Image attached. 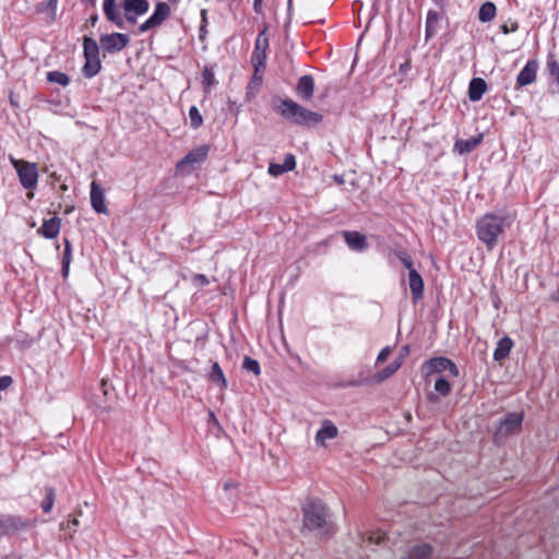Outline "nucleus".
<instances>
[{
  "mask_svg": "<svg viewBox=\"0 0 559 559\" xmlns=\"http://www.w3.org/2000/svg\"><path fill=\"white\" fill-rule=\"evenodd\" d=\"M130 43L127 34L111 33L99 37V45L104 52L116 53L124 49Z\"/></svg>",
  "mask_w": 559,
  "mask_h": 559,
  "instance_id": "obj_7",
  "label": "nucleus"
},
{
  "mask_svg": "<svg viewBox=\"0 0 559 559\" xmlns=\"http://www.w3.org/2000/svg\"><path fill=\"white\" fill-rule=\"evenodd\" d=\"M432 372H443L449 370L453 377H459L460 372L455 364L444 357L432 358L426 362Z\"/></svg>",
  "mask_w": 559,
  "mask_h": 559,
  "instance_id": "obj_14",
  "label": "nucleus"
},
{
  "mask_svg": "<svg viewBox=\"0 0 559 559\" xmlns=\"http://www.w3.org/2000/svg\"><path fill=\"white\" fill-rule=\"evenodd\" d=\"M207 145H200L192 151H190L179 163L178 168L182 169L187 165L200 164L205 160L209 154Z\"/></svg>",
  "mask_w": 559,
  "mask_h": 559,
  "instance_id": "obj_12",
  "label": "nucleus"
},
{
  "mask_svg": "<svg viewBox=\"0 0 559 559\" xmlns=\"http://www.w3.org/2000/svg\"><path fill=\"white\" fill-rule=\"evenodd\" d=\"M10 162L16 170L20 183L26 190H34L38 183L37 164L10 156Z\"/></svg>",
  "mask_w": 559,
  "mask_h": 559,
  "instance_id": "obj_4",
  "label": "nucleus"
},
{
  "mask_svg": "<svg viewBox=\"0 0 559 559\" xmlns=\"http://www.w3.org/2000/svg\"><path fill=\"white\" fill-rule=\"evenodd\" d=\"M496 5L492 2H485L478 12V19L481 22H490L496 16Z\"/></svg>",
  "mask_w": 559,
  "mask_h": 559,
  "instance_id": "obj_29",
  "label": "nucleus"
},
{
  "mask_svg": "<svg viewBox=\"0 0 559 559\" xmlns=\"http://www.w3.org/2000/svg\"><path fill=\"white\" fill-rule=\"evenodd\" d=\"M433 548L429 544H416L411 546L401 559H435Z\"/></svg>",
  "mask_w": 559,
  "mask_h": 559,
  "instance_id": "obj_11",
  "label": "nucleus"
},
{
  "mask_svg": "<svg viewBox=\"0 0 559 559\" xmlns=\"http://www.w3.org/2000/svg\"><path fill=\"white\" fill-rule=\"evenodd\" d=\"M97 21H98V16H97V14H94V15H92V16L88 19V23H90L92 26H95V25H96V23H97Z\"/></svg>",
  "mask_w": 559,
  "mask_h": 559,
  "instance_id": "obj_47",
  "label": "nucleus"
},
{
  "mask_svg": "<svg viewBox=\"0 0 559 559\" xmlns=\"http://www.w3.org/2000/svg\"><path fill=\"white\" fill-rule=\"evenodd\" d=\"M60 226L61 219L52 217L44 222L41 227L38 229V233L47 239H53L59 235Z\"/></svg>",
  "mask_w": 559,
  "mask_h": 559,
  "instance_id": "obj_21",
  "label": "nucleus"
},
{
  "mask_svg": "<svg viewBox=\"0 0 559 559\" xmlns=\"http://www.w3.org/2000/svg\"><path fill=\"white\" fill-rule=\"evenodd\" d=\"M242 368L246 369L247 371L254 373L255 376H259L261 372L259 361L248 356H246L243 359Z\"/></svg>",
  "mask_w": 559,
  "mask_h": 559,
  "instance_id": "obj_36",
  "label": "nucleus"
},
{
  "mask_svg": "<svg viewBox=\"0 0 559 559\" xmlns=\"http://www.w3.org/2000/svg\"><path fill=\"white\" fill-rule=\"evenodd\" d=\"M12 383V378L9 376L0 377V391L5 390Z\"/></svg>",
  "mask_w": 559,
  "mask_h": 559,
  "instance_id": "obj_43",
  "label": "nucleus"
},
{
  "mask_svg": "<svg viewBox=\"0 0 559 559\" xmlns=\"http://www.w3.org/2000/svg\"><path fill=\"white\" fill-rule=\"evenodd\" d=\"M27 199L32 200L34 198V192L33 190H28L27 194H26Z\"/></svg>",
  "mask_w": 559,
  "mask_h": 559,
  "instance_id": "obj_50",
  "label": "nucleus"
},
{
  "mask_svg": "<svg viewBox=\"0 0 559 559\" xmlns=\"http://www.w3.org/2000/svg\"><path fill=\"white\" fill-rule=\"evenodd\" d=\"M91 204L95 212L102 214L108 213L105 201V191L96 181L91 183Z\"/></svg>",
  "mask_w": 559,
  "mask_h": 559,
  "instance_id": "obj_10",
  "label": "nucleus"
},
{
  "mask_svg": "<svg viewBox=\"0 0 559 559\" xmlns=\"http://www.w3.org/2000/svg\"><path fill=\"white\" fill-rule=\"evenodd\" d=\"M337 435V427L331 420L325 419L316 433V443L320 447H325L326 441L336 438Z\"/></svg>",
  "mask_w": 559,
  "mask_h": 559,
  "instance_id": "obj_13",
  "label": "nucleus"
},
{
  "mask_svg": "<svg viewBox=\"0 0 559 559\" xmlns=\"http://www.w3.org/2000/svg\"><path fill=\"white\" fill-rule=\"evenodd\" d=\"M555 299H556L557 301H559V289L556 292Z\"/></svg>",
  "mask_w": 559,
  "mask_h": 559,
  "instance_id": "obj_55",
  "label": "nucleus"
},
{
  "mask_svg": "<svg viewBox=\"0 0 559 559\" xmlns=\"http://www.w3.org/2000/svg\"><path fill=\"white\" fill-rule=\"evenodd\" d=\"M100 70V60L99 59H85V64L83 68V72L85 76L92 78L96 75Z\"/></svg>",
  "mask_w": 559,
  "mask_h": 559,
  "instance_id": "obj_31",
  "label": "nucleus"
},
{
  "mask_svg": "<svg viewBox=\"0 0 559 559\" xmlns=\"http://www.w3.org/2000/svg\"><path fill=\"white\" fill-rule=\"evenodd\" d=\"M296 167V159L293 154H287L285 156L284 164L270 163L269 165V174L273 177H278L286 171H290Z\"/></svg>",
  "mask_w": 559,
  "mask_h": 559,
  "instance_id": "obj_20",
  "label": "nucleus"
},
{
  "mask_svg": "<svg viewBox=\"0 0 559 559\" xmlns=\"http://www.w3.org/2000/svg\"><path fill=\"white\" fill-rule=\"evenodd\" d=\"M61 189H62L63 191H66V190H67V186H66V185H62V186H61Z\"/></svg>",
  "mask_w": 559,
  "mask_h": 559,
  "instance_id": "obj_57",
  "label": "nucleus"
},
{
  "mask_svg": "<svg viewBox=\"0 0 559 559\" xmlns=\"http://www.w3.org/2000/svg\"><path fill=\"white\" fill-rule=\"evenodd\" d=\"M122 9L124 13H135L142 15L148 11L150 3L147 0H123Z\"/></svg>",
  "mask_w": 559,
  "mask_h": 559,
  "instance_id": "obj_23",
  "label": "nucleus"
},
{
  "mask_svg": "<svg viewBox=\"0 0 559 559\" xmlns=\"http://www.w3.org/2000/svg\"><path fill=\"white\" fill-rule=\"evenodd\" d=\"M71 523H72L73 525H78V524H79V521H78L76 519H73V520L71 521Z\"/></svg>",
  "mask_w": 559,
  "mask_h": 559,
  "instance_id": "obj_56",
  "label": "nucleus"
},
{
  "mask_svg": "<svg viewBox=\"0 0 559 559\" xmlns=\"http://www.w3.org/2000/svg\"><path fill=\"white\" fill-rule=\"evenodd\" d=\"M33 527V522L15 515H0V539L26 532Z\"/></svg>",
  "mask_w": 559,
  "mask_h": 559,
  "instance_id": "obj_6",
  "label": "nucleus"
},
{
  "mask_svg": "<svg viewBox=\"0 0 559 559\" xmlns=\"http://www.w3.org/2000/svg\"><path fill=\"white\" fill-rule=\"evenodd\" d=\"M333 180L337 183V185H343L344 183V178L340 175H334L333 176Z\"/></svg>",
  "mask_w": 559,
  "mask_h": 559,
  "instance_id": "obj_48",
  "label": "nucleus"
},
{
  "mask_svg": "<svg viewBox=\"0 0 559 559\" xmlns=\"http://www.w3.org/2000/svg\"><path fill=\"white\" fill-rule=\"evenodd\" d=\"M275 109L282 117L297 124H317L322 120L320 114L311 111L292 99L281 100Z\"/></svg>",
  "mask_w": 559,
  "mask_h": 559,
  "instance_id": "obj_2",
  "label": "nucleus"
},
{
  "mask_svg": "<svg viewBox=\"0 0 559 559\" xmlns=\"http://www.w3.org/2000/svg\"><path fill=\"white\" fill-rule=\"evenodd\" d=\"M435 390L443 396H447L451 391V385L444 377H438L435 382Z\"/></svg>",
  "mask_w": 559,
  "mask_h": 559,
  "instance_id": "obj_33",
  "label": "nucleus"
},
{
  "mask_svg": "<svg viewBox=\"0 0 559 559\" xmlns=\"http://www.w3.org/2000/svg\"><path fill=\"white\" fill-rule=\"evenodd\" d=\"M513 346V342L510 337H503L498 342L497 348L493 352V359L501 361L508 357Z\"/></svg>",
  "mask_w": 559,
  "mask_h": 559,
  "instance_id": "obj_26",
  "label": "nucleus"
},
{
  "mask_svg": "<svg viewBox=\"0 0 559 559\" xmlns=\"http://www.w3.org/2000/svg\"><path fill=\"white\" fill-rule=\"evenodd\" d=\"M201 15H202V20L205 21L206 10H202L201 11Z\"/></svg>",
  "mask_w": 559,
  "mask_h": 559,
  "instance_id": "obj_53",
  "label": "nucleus"
},
{
  "mask_svg": "<svg viewBox=\"0 0 559 559\" xmlns=\"http://www.w3.org/2000/svg\"><path fill=\"white\" fill-rule=\"evenodd\" d=\"M267 48H269V38L266 36V31L263 29L262 32L259 33V35L255 39L254 50L251 56V61H252V64L254 68L253 76L257 80L262 79V73L265 69Z\"/></svg>",
  "mask_w": 559,
  "mask_h": 559,
  "instance_id": "obj_5",
  "label": "nucleus"
},
{
  "mask_svg": "<svg viewBox=\"0 0 559 559\" xmlns=\"http://www.w3.org/2000/svg\"><path fill=\"white\" fill-rule=\"evenodd\" d=\"M53 501H55V490L52 488H48L46 490V497H45L44 501L41 502V509L44 510V512H46V513L50 512V510L52 509V506H53Z\"/></svg>",
  "mask_w": 559,
  "mask_h": 559,
  "instance_id": "obj_38",
  "label": "nucleus"
},
{
  "mask_svg": "<svg viewBox=\"0 0 559 559\" xmlns=\"http://www.w3.org/2000/svg\"><path fill=\"white\" fill-rule=\"evenodd\" d=\"M439 22H440L439 12L430 10L427 14V20H426V38L427 39L432 37L437 33Z\"/></svg>",
  "mask_w": 559,
  "mask_h": 559,
  "instance_id": "obj_28",
  "label": "nucleus"
},
{
  "mask_svg": "<svg viewBox=\"0 0 559 559\" xmlns=\"http://www.w3.org/2000/svg\"><path fill=\"white\" fill-rule=\"evenodd\" d=\"M210 380L219 384L221 388H223V389H225L227 386V380H226L224 372H223L221 366L218 365V362H214L212 365Z\"/></svg>",
  "mask_w": 559,
  "mask_h": 559,
  "instance_id": "obj_30",
  "label": "nucleus"
},
{
  "mask_svg": "<svg viewBox=\"0 0 559 559\" xmlns=\"http://www.w3.org/2000/svg\"><path fill=\"white\" fill-rule=\"evenodd\" d=\"M100 45L91 37H84L83 39V52L85 59H99Z\"/></svg>",
  "mask_w": 559,
  "mask_h": 559,
  "instance_id": "obj_25",
  "label": "nucleus"
},
{
  "mask_svg": "<svg viewBox=\"0 0 559 559\" xmlns=\"http://www.w3.org/2000/svg\"><path fill=\"white\" fill-rule=\"evenodd\" d=\"M343 237L347 246L354 250L361 252L367 249L368 242L365 235H361L358 231H343Z\"/></svg>",
  "mask_w": 559,
  "mask_h": 559,
  "instance_id": "obj_16",
  "label": "nucleus"
},
{
  "mask_svg": "<svg viewBox=\"0 0 559 559\" xmlns=\"http://www.w3.org/2000/svg\"><path fill=\"white\" fill-rule=\"evenodd\" d=\"M522 421H523L522 413L508 414L504 417V419L500 423V425L497 429V435L498 436H507V435L516 432L518 430H520Z\"/></svg>",
  "mask_w": 559,
  "mask_h": 559,
  "instance_id": "obj_9",
  "label": "nucleus"
},
{
  "mask_svg": "<svg viewBox=\"0 0 559 559\" xmlns=\"http://www.w3.org/2000/svg\"><path fill=\"white\" fill-rule=\"evenodd\" d=\"M511 215L486 214L476 224L478 239L485 243L488 250H492L499 241V237L511 227Z\"/></svg>",
  "mask_w": 559,
  "mask_h": 559,
  "instance_id": "obj_1",
  "label": "nucleus"
},
{
  "mask_svg": "<svg viewBox=\"0 0 559 559\" xmlns=\"http://www.w3.org/2000/svg\"><path fill=\"white\" fill-rule=\"evenodd\" d=\"M47 80L52 83H57L61 86H67L70 83L69 76L60 71H51L47 73Z\"/></svg>",
  "mask_w": 559,
  "mask_h": 559,
  "instance_id": "obj_32",
  "label": "nucleus"
},
{
  "mask_svg": "<svg viewBox=\"0 0 559 559\" xmlns=\"http://www.w3.org/2000/svg\"><path fill=\"white\" fill-rule=\"evenodd\" d=\"M262 3V0H254V8L257 9L258 5Z\"/></svg>",
  "mask_w": 559,
  "mask_h": 559,
  "instance_id": "obj_54",
  "label": "nucleus"
},
{
  "mask_svg": "<svg viewBox=\"0 0 559 559\" xmlns=\"http://www.w3.org/2000/svg\"><path fill=\"white\" fill-rule=\"evenodd\" d=\"M547 69H548L550 76L555 78L559 85V63L551 55L548 56Z\"/></svg>",
  "mask_w": 559,
  "mask_h": 559,
  "instance_id": "obj_37",
  "label": "nucleus"
},
{
  "mask_svg": "<svg viewBox=\"0 0 559 559\" xmlns=\"http://www.w3.org/2000/svg\"><path fill=\"white\" fill-rule=\"evenodd\" d=\"M328 511L319 499H311L304 506V526L318 534H325L330 527Z\"/></svg>",
  "mask_w": 559,
  "mask_h": 559,
  "instance_id": "obj_3",
  "label": "nucleus"
},
{
  "mask_svg": "<svg viewBox=\"0 0 559 559\" xmlns=\"http://www.w3.org/2000/svg\"><path fill=\"white\" fill-rule=\"evenodd\" d=\"M237 484L231 481V480H228L224 484V489L225 490H229L230 488H236Z\"/></svg>",
  "mask_w": 559,
  "mask_h": 559,
  "instance_id": "obj_46",
  "label": "nucleus"
},
{
  "mask_svg": "<svg viewBox=\"0 0 559 559\" xmlns=\"http://www.w3.org/2000/svg\"><path fill=\"white\" fill-rule=\"evenodd\" d=\"M189 119H190V126L193 129H198L202 124L203 118H202L199 109L195 106H192L189 109Z\"/></svg>",
  "mask_w": 559,
  "mask_h": 559,
  "instance_id": "obj_34",
  "label": "nucleus"
},
{
  "mask_svg": "<svg viewBox=\"0 0 559 559\" xmlns=\"http://www.w3.org/2000/svg\"><path fill=\"white\" fill-rule=\"evenodd\" d=\"M538 63L535 60H530L525 67L520 71L516 82L520 86L532 84L536 80Z\"/></svg>",
  "mask_w": 559,
  "mask_h": 559,
  "instance_id": "obj_18",
  "label": "nucleus"
},
{
  "mask_svg": "<svg viewBox=\"0 0 559 559\" xmlns=\"http://www.w3.org/2000/svg\"><path fill=\"white\" fill-rule=\"evenodd\" d=\"M57 1H58V0H49L48 5H49L50 8H52V9H55V8H56V5H57Z\"/></svg>",
  "mask_w": 559,
  "mask_h": 559,
  "instance_id": "obj_49",
  "label": "nucleus"
},
{
  "mask_svg": "<svg viewBox=\"0 0 559 559\" xmlns=\"http://www.w3.org/2000/svg\"><path fill=\"white\" fill-rule=\"evenodd\" d=\"M391 354V348L389 346L384 347L377 357V364L385 361Z\"/></svg>",
  "mask_w": 559,
  "mask_h": 559,
  "instance_id": "obj_42",
  "label": "nucleus"
},
{
  "mask_svg": "<svg viewBox=\"0 0 559 559\" xmlns=\"http://www.w3.org/2000/svg\"><path fill=\"white\" fill-rule=\"evenodd\" d=\"M171 2H177L178 0H170Z\"/></svg>",
  "mask_w": 559,
  "mask_h": 559,
  "instance_id": "obj_59",
  "label": "nucleus"
},
{
  "mask_svg": "<svg viewBox=\"0 0 559 559\" xmlns=\"http://www.w3.org/2000/svg\"><path fill=\"white\" fill-rule=\"evenodd\" d=\"M481 141V135L472 138L469 140H459L454 144V151L460 154H466L473 151Z\"/></svg>",
  "mask_w": 559,
  "mask_h": 559,
  "instance_id": "obj_27",
  "label": "nucleus"
},
{
  "mask_svg": "<svg viewBox=\"0 0 559 559\" xmlns=\"http://www.w3.org/2000/svg\"><path fill=\"white\" fill-rule=\"evenodd\" d=\"M393 254L408 270V273L411 272V270H415L413 267V260H412L411 255L405 250H396V251L393 252Z\"/></svg>",
  "mask_w": 559,
  "mask_h": 559,
  "instance_id": "obj_35",
  "label": "nucleus"
},
{
  "mask_svg": "<svg viewBox=\"0 0 559 559\" xmlns=\"http://www.w3.org/2000/svg\"><path fill=\"white\" fill-rule=\"evenodd\" d=\"M408 280L413 300L414 302H417L424 295V280L416 270H411Z\"/></svg>",
  "mask_w": 559,
  "mask_h": 559,
  "instance_id": "obj_19",
  "label": "nucleus"
},
{
  "mask_svg": "<svg viewBox=\"0 0 559 559\" xmlns=\"http://www.w3.org/2000/svg\"><path fill=\"white\" fill-rule=\"evenodd\" d=\"M211 418H212L213 420H216V418H215V416H214V414H213V413H211Z\"/></svg>",
  "mask_w": 559,
  "mask_h": 559,
  "instance_id": "obj_58",
  "label": "nucleus"
},
{
  "mask_svg": "<svg viewBox=\"0 0 559 559\" xmlns=\"http://www.w3.org/2000/svg\"><path fill=\"white\" fill-rule=\"evenodd\" d=\"M139 14H135V13H124V16H126V20L132 24H135L136 23V16Z\"/></svg>",
  "mask_w": 559,
  "mask_h": 559,
  "instance_id": "obj_45",
  "label": "nucleus"
},
{
  "mask_svg": "<svg viewBox=\"0 0 559 559\" xmlns=\"http://www.w3.org/2000/svg\"><path fill=\"white\" fill-rule=\"evenodd\" d=\"M501 29H502V32H503L504 34H508V33L510 32V31H509V28L507 27V25H502V26H501Z\"/></svg>",
  "mask_w": 559,
  "mask_h": 559,
  "instance_id": "obj_52",
  "label": "nucleus"
},
{
  "mask_svg": "<svg viewBox=\"0 0 559 559\" xmlns=\"http://www.w3.org/2000/svg\"><path fill=\"white\" fill-rule=\"evenodd\" d=\"M169 14L170 8L168 4L164 2L157 3L153 15L140 25L139 31L141 33H145L148 29L160 25L169 16Z\"/></svg>",
  "mask_w": 559,
  "mask_h": 559,
  "instance_id": "obj_8",
  "label": "nucleus"
},
{
  "mask_svg": "<svg viewBox=\"0 0 559 559\" xmlns=\"http://www.w3.org/2000/svg\"><path fill=\"white\" fill-rule=\"evenodd\" d=\"M66 248L63 252V266H62V273L63 276H67L69 271V263H70V252H71V245L69 240L66 239Z\"/></svg>",
  "mask_w": 559,
  "mask_h": 559,
  "instance_id": "obj_39",
  "label": "nucleus"
},
{
  "mask_svg": "<svg viewBox=\"0 0 559 559\" xmlns=\"http://www.w3.org/2000/svg\"><path fill=\"white\" fill-rule=\"evenodd\" d=\"M192 283L194 286L203 287L210 283L207 277L203 274H197L192 277Z\"/></svg>",
  "mask_w": 559,
  "mask_h": 559,
  "instance_id": "obj_41",
  "label": "nucleus"
},
{
  "mask_svg": "<svg viewBox=\"0 0 559 559\" xmlns=\"http://www.w3.org/2000/svg\"><path fill=\"white\" fill-rule=\"evenodd\" d=\"M407 354H408V347L405 346V347H403V355H401L400 357L404 358V356H406Z\"/></svg>",
  "mask_w": 559,
  "mask_h": 559,
  "instance_id": "obj_51",
  "label": "nucleus"
},
{
  "mask_svg": "<svg viewBox=\"0 0 559 559\" xmlns=\"http://www.w3.org/2000/svg\"><path fill=\"white\" fill-rule=\"evenodd\" d=\"M103 10L108 21L114 23L117 27L123 28L124 21L117 4V0H104Z\"/></svg>",
  "mask_w": 559,
  "mask_h": 559,
  "instance_id": "obj_15",
  "label": "nucleus"
},
{
  "mask_svg": "<svg viewBox=\"0 0 559 559\" xmlns=\"http://www.w3.org/2000/svg\"><path fill=\"white\" fill-rule=\"evenodd\" d=\"M487 91V83L481 78H474L469 82L468 97L472 102H478Z\"/></svg>",
  "mask_w": 559,
  "mask_h": 559,
  "instance_id": "obj_22",
  "label": "nucleus"
},
{
  "mask_svg": "<svg viewBox=\"0 0 559 559\" xmlns=\"http://www.w3.org/2000/svg\"><path fill=\"white\" fill-rule=\"evenodd\" d=\"M202 78H203V83L207 86V87H211L213 85L216 84V81H215V78H214V72L212 69L210 68H205L204 71H203V74H202Z\"/></svg>",
  "mask_w": 559,
  "mask_h": 559,
  "instance_id": "obj_40",
  "label": "nucleus"
},
{
  "mask_svg": "<svg viewBox=\"0 0 559 559\" xmlns=\"http://www.w3.org/2000/svg\"><path fill=\"white\" fill-rule=\"evenodd\" d=\"M314 92V80L311 75H302L299 78L297 86H296V93L297 95L304 99L309 100L313 96Z\"/></svg>",
  "mask_w": 559,
  "mask_h": 559,
  "instance_id": "obj_17",
  "label": "nucleus"
},
{
  "mask_svg": "<svg viewBox=\"0 0 559 559\" xmlns=\"http://www.w3.org/2000/svg\"><path fill=\"white\" fill-rule=\"evenodd\" d=\"M383 538H384V534H380V533H379V534L377 535V537H374L373 535H371V536L369 537V542H370V543L380 544V543H381V540H382Z\"/></svg>",
  "mask_w": 559,
  "mask_h": 559,
  "instance_id": "obj_44",
  "label": "nucleus"
},
{
  "mask_svg": "<svg viewBox=\"0 0 559 559\" xmlns=\"http://www.w3.org/2000/svg\"><path fill=\"white\" fill-rule=\"evenodd\" d=\"M402 364L403 357L394 359L390 365H388L384 369H382L373 377L374 382H382L385 379L393 376L401 368Z\"/></svg>",
  "mask_w": 559,
  "mask_h": 559,
  "instance_id": "obj_24",
  "label": "nucleus"
}]
</instances>
